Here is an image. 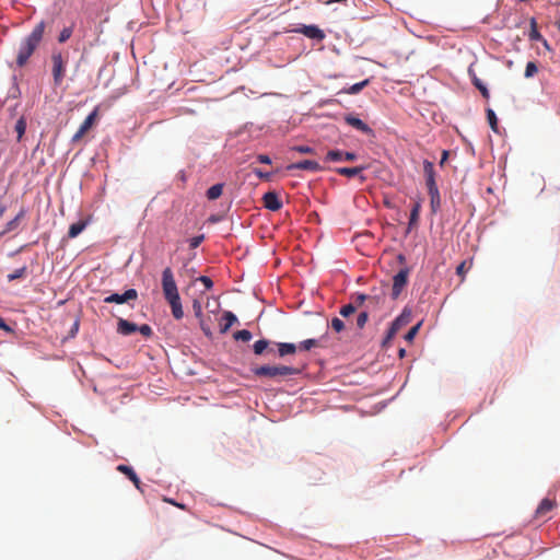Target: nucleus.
Instances as JSON below:
<instances>
[{"mask_svg":"<svg viewBox=\"0 0 560 560\" xmlns=\"http://www.w3.org/2000/svg\"><path fill=\"white\" fill-rule=\"evenodd\" d=\"M420 209H421L420 203L416 202L410 212L409 229H412L413 226H416L418 224Z\"/></svg>","mask_w":560,"mask_h":560,"instance_id":"26","label":"nucleus"},{"mask_svg":"<svg viewBox=\"0 0 560 560\" xmlns=\"http://www.w3.org/2000/svg\"><path fill=\"white\" fill-rule=\"evenodd\" d=\"M405 354H406V350L401 348V349L399 350V357H400V358H404V357H405Z\"/></svg>","mask_w":560,"mask_h":560,"instance_id":"57","label":"nucleus"},{"mask_svg":"<svg viewBox=\"0 0 560 560\" xmlns=\"http://www.w3.org/2000/svg\"><path fill=\"white\" fill-rule=\"evenodd\" d=\"M474 86L479 90V92L486 100L490 97L489 90L479 78H474Z\"/></svg>","mask_w":560,"mask_h":560,"instance_id":"30","label":"nucleus"},{"mask_svg":"<svg viewBox=\"0 0 560 560\" xmlns=\"http://www.w3.org/2000/svg\"><path fill=\"white\" fill-rule=\"evenodd\" d=\"M398 330L399 329L392 323V325L382 342V346L384 348L389 347L392 339L395 337V335L397 334Z\"/></svg>","mask_w":560,"mask_h":560,"instance_id":"29","label":"nucleus"},{"mask_svg":"<svg viewBox=\"0 0 560 560\" xmlns=\"http://www.w3.org/2000/svg\"><path fill=\"white\" fill-rule=\"evenodd\" d=\"M74 327H75V330H78L79 322H75V323H74Z\"/></svg>","mask_w":560,"mask_h":560,"instance_id":"60","label":"nucleus"},{"mask_svg":"<svg viewBox=\"0 0 560 560\" xmlns=\"http://www.w3.org/2000/svg\"><path fill=\"white\" fill-rule=\"evenodd\" d=\"M197 281H200L207 290H210L213 287L212 280L207 276H200L197 278Z\"/></svg>","mask_w":560,"mask_h":560,"instance_id":"46","label":"nucleus"},{"mask_svg":"<svg viewBox=\"0 0 560 560\" xmlns=\"http://www.w3.org/2000/svg\"><path fill=\"white\" fill-rule=\"evenodd\" d=\"M332 2H341V3H346L347 0H326L325 3L326 4H329V3H332Z\"/></svg>","mask_w":560,"mask_h":560,"instance_id":"55","label":"nucleus"},{"mask_svg":"<svg viewBox=\"0 0 560 560\" xmlns=\"http://www.w3.org/2000/svg\"><path fill=\"white\" fill-rule=\"evenodd\" d=\"M330 325L336 332H340L345 329V323L338 317H334Z\"/></svg>","mask_w":560,"mask_h":560,"instance_id":"40","label":"nucleus"},{"mask_svg":"<svg viewBox=\"0 0 560 560\" xmlns=\"http://www.w3.org/2000/svg\"><path fill=\"white\" fill-rule=\"evenodd\" d=\"M222 318L225 323L221 325L220 331L222 334H225L230 329V327L237 322V317L232 312L226 311L223 313Z\"/></svg>","mask_w":560,"mask_h":560,"instance_id":"19","label":"nucleus"},{"mask_svg":"<svg viewBox=\"0 0 560 560\" xmlns=\"http://www.w3.org/2000/svg\"><path fill=\"white\" fill-rule=\"evenodd\" d=\"M398 258H399L400 261L405 260V257L402 255H399Z\"/></svg>","mask_w":560,"mask_h":560,"instance_id":"59","label":"nucleus"},{"mask_svg":"<svg viewBox=\"0 0 560 560\" xmlns=\"http://www.w3.org/2000/svg\"><path fill=\"white\" fill-rule=\"evenodd\" d=\"M52 84L58 88L62 84L68 66V55L61 50H52L50 56Z\"/></svg>","mask_w":560,"mask_h":560,"instance_id":"4","label":"nucleus"},{"mask_svg":"<svg viewBox=\"0 0 560 560\" xmlns=\"http://www.w3.org/2000/svg\"><path fill=\"white\" fill-rule=\"evenodd\" d=\"M486 113H487V119H488V122H489L491 129L494 132H498V118L495 116V113L491 108H488L486 110Z\"/></svg>","mask_w":560,"mask_h":560,"instance_id":"31","label":"nucleus"},{"mask_svg":"<svg viewBox=\"0 0 560 560\" xmlns=\"http://www.w3.org/2000/svg\"><path fill=\"white\" fill-rule=\"evenodd\" d=\"M428 194L430 196V206L433 212H436L441 206V196L439 188L428 190Z\"/></svg>","mask_w":560,"mask_h":560,"instance_id":"20","label":"nucleus"},{"mask_svg":"<svg viewBox=\"0 0 560 560\" xmlns=\"http://www.w3.org/2000/svg\"><path fill=\"white\" fill-rule=\"evenodd\" d=\"M0 329L4 330V331H12V329L7 325V323L4 322V319L0 316Z\"/></svg>","mask_w":560,"mask_h":560,"instance_id":"51","label":"nucleus"},{"mask_svg":"<svg viewBox=\"0 0 560 560\" xmlns=\"http://www.w3.org/2000/svg\"><path fill=\"white\" fill-rule=\"evenodd\" d=\"M366 300H368V296L365 294H358L355 298V306L357 307L362 306Z\"/></svg>","mask_w":560,"mask_h":560,"instance_id":"47","label":"nucleus"},{"mask_svg":"<svg viewBox=\"0 0 560 560\" xmlns=\"http://www.w3.org/2000/svg\"><path fill=\"white\" fill-rule=\"evenodd\" d=\"M279 357L283 358L289 354H294L298 351V346L289 342H278Z\"/></svg>","mask_w":560,"mask_h":560,"instance_id":"18","label":"nucleus"},{"mask_svg":"<svg viewBox=\"0 0 560 560\" xmlns=\"http://www.w3.org/2000/svg\"><path fill=\"white\" fill-rule=\"evenodd\" d=\"M262 202L266 209L270 211H278L282 208V202L275 191H268L262 196Z\"/></svg>","mask_w":560,"mask_h":560,"instance_id":"10","label":"nucleus"},{"mask_svg":"<svg viewBox=\"0 0 560 560\" xmlns=\"http://www.w3.org/2000/svg\"><path fill=\"white\" fill-rule=\"evenodd\" d=\"M97 114H98V108H95L85 119L84 121L81 124V126L79 127L78 131L73 135L72 137V142L73 143H77L79 142L84 136L85 133L93 127V125L95 124V120H96V117H97Z\"/></svg>","mask_w":560,"mask_h":560,"instance_id":"6","label":"nucleus"},{"mask_svg":"<svg viewBox=\"0 0 560 560\" xmlns=\"http://www.w3.org/2000/svg\"><path fill=\"white\" fill-rule=\"evenodd\" d=\"M200 326H201V329H202V331L205 332L206 336H208V337L211 336V331H210L209 327H206L203 325L202 319L200 320Z\"/></svg>","mask_w":560,"mask_h":560,"instance_id":"53","label":"nucleus"},{"mask_svg":"<svg viewBox=\"0 0 560 560\" xmlns=\"http://www.w3.org/2000/svg\"><path fill=\"white\" fill-rule=\"evenodd\" d=\"M203 240H205V236L202 234L194 236L189 241L190 248H192V249L197 248L203 242Z\"/></svg>","mask_w":560,"mask_h":560,"instance_id":"44","label":"nucleus"},{"mask_svg":"<svg viewBox=\"0 0 560 560\" xmlns=\"http://www.w3.org/2000/svg\"><path fill=\"white\" fill-rule=\"evenodd\" d=\"M138 299V292L136 289H128L122 294L113 293L104 299V302L107 304L116 303L122 304L129 301H135Z\"/></svg>","mask_w":560,"mask_h":560,"instance_id":"7","label":"nucleus"},{"mask_svg":"<svg viewBox=\"0 0 560 560\" xmlns=\"http://www.w3.org/2000/svg\"><path fill=\"white\" fill-rule=\"evenodd\" d=\"M46 30V22H38L32 30V32L24 37L16 52L15 63L19 68H23L28 62L32 55L39 47Z\"/></svg>","mask_w":560,"mask_h":560,"instance_id":"1","label":"nucleus"},{"mask_svg":"<svg viewBox=\"0 0 560 560\" xmlns=\"http://www.w3.org/2000/svg\"><path fill=\"white\" fill-rule=\"evenodd\" d=\"M294 32L303 34L311 39L323 40L325 38V33L316 25H302L294 30Z\"/></svg>","mask_w":560,"mask_h":560,"instance_id":"9","label":"nucleus"},{"mask_svg":"<svg viewBox=\"0 0 560 560\" xmlns=\"http://www.w3.org/2000/svg\"><path fill=\"white\" fill-rule=\"evenodd\" d=\"M357 310V306L354 304H347V305H343L341 308H340V315L342 317H349L350 315H352Z\"/></svg>","mask_w":560,"mask_h":560,"instance_id":"38","label":"nucleus"},{"mask_svg":"<svg viewBox=\"0 0 560 560\" xmlns=\"http://www.w3.org/2000/svg\"><path fill=\"white\" fill-rule=\"evenodd\" d=\"M255 175L261 179H268L269 178V173H264L262 171L256 168L254 171Z\"/></svg>","mask_w":560,"mask_h":560,"instance_id":"50","label":"nucleus"},{"mask_svg":"<svg viewBox=\"0 0 560 560\" xmlns=\"http://www.w3.org/2000/svg\"><path fill=\"white\" fill-rule=\"evenodd\" d=\"M538 72V67L537 65L534 62V61H529L527 62L526 65V68H525V78H532L534 77L536 73Z\"/></svg>","mask_w":560,"mask_h":560,"instance_id":"36","label":"nucleus"},{"mask_svg":"<svg viewBox=\"0 0 560 560\" xmlns=\"http://www.w3.org/2000/svg\"><path fill=\"white\" fill-rule=\"evenodd\" d=\"M423 173L425 177V185L428 190L439 188L435 180L434 164L428 160L423 161Z\"/></svg>","mask_w":560,"mask_h":560,"instance_id":"8","label":"nucleus"},{"mask_svg":"<svg viewBox=\"0 0 560 560\" xmlns=\"http://www.w3.org/2000/svg\"><path fill=\"white\" fill-rule=\"evenodd\" d=\"M137 331H139L145 338H150L152 336V334H153L152 328L149 325H147V324L138 326V330Z\"/></svg>","mask_w":560,"mask_h":560,"instance_id":"42","label":"nucleus"},{"mask_svg":"<svg viewBox=\"0 0 560 560\" xmlns=\"http://www.w3.org/2000/svg\"><path fill=\"white\" fill-rule=\"evenodd\" d=\"M269 341L267 339H260V340H257L254 345H253V350H254V353L257 354V355H260L262 354L269 347Z\"/></svg>","mask_w":560,"mask_h":560,"instance_id":"28","label":"nucleus"},{"mask_svg":"<svg viewBox=\"0 0 560 560\" xmlns=\"http://www.w3.org/2000/svg\"><path fill=\"white\" fill-rule=\"evenodd\" d=\"M456 272L457 275L464 277L465 276V272H466V262L463 261L458 265V267L456 268Z\"/></svg>","mask_w":560,"mask_h":560,"instance_id":"48","label":"nucleus"},{"mask_svg":"<svg viewBox=\"0 0 560 560\" xmlns=\"http://www.w3.org/2000/svg\"><path fill=\"white\" fill-rule=\"evenodd\" d=\"M556 26L560 31V19L556 22Z\"/></svg>","mask_w":560,"mask_h":560,"instance_id":"58","label":"nucleus"},{"mask_svg":"<svg viewBox=\"0 0 560 560\" xmlns=\"http://www.w3.org/2000/svg\"><path fill=\"white\" fill-rule=\"evenodd\" d=\"M138 330V326L127 319L119 318L117 322V331L124 336H129Z\"/></svg>","mask_w":560,"mask_h":560,"instance_id":"16","label":"nucleus"},{"mask_svg":"<svg viewBox=\"0 0 560 560\" xmlns=\"http://www.w3.org/2000/svg\"><path fill=\"white\" fill-rule=\"evenodd\" d=\"M447 158H448V151L444 150V151L442 152V158H441V161H440V165H441V166H443V165H444V163L446 162Z\"/></svg>","mask_w":560,"mask_h":560,"instance_id":"52","label":"nucleus"},{"mask_svg":"<svg viewBox=\"0 0 560 560\" xmlns=\"http://www.w3.org/2000/svg\"><path fill=\"white\" fill-rule=\"evenodd\" d=\"M72 33H73L72 26L65 27L58 36V43H60V44L66 43L72 36Z\"/></svg>","mask_w":560,"mask_h":560,"instance_id":"34","label":"nucleus"},{"mask_svg":"<svg viewBox=\"0 0 560 560\" xmlns=\"http://www.w3.org/2000/svg\"><path fill=\"white\" fill-rule=\"evenodd\" d=\"M88 225L86 221H78L70 225L68 236L70 238L77 237Z\"/></svg>","mask_w":560,"mask_h":560,"instance_id":"22","label":"nucleus"},{"mask_svg":"<svg viewBox=\"0 0 560 560\" xmlns=\"http://www.w3.org/2000/svg\"><path fill=\"white\" fill-rule=\"evenodd\" d=\"M468 73H469V77L471 79V82L474 83V78H478L477 74L475 73L472 67L470 66L469 69H468Z\"/></svg>","mask_w":560,"mask_h":560,"instance_id":"54","label":"nucleus"},{"mask_svg":"<svg viewBox=\"0 0 560 560\" xmlns=\"http://www.w3.org/2000/svg\"><path fill=\"white\" fill-rule=\"evenodd\" d=\"M162 291L166 302L171 306L172 315L174 318L182 319L184 316V311L177 284L175 282L174 273L171 267H166L162 271Z\"/></svg>","mask_w":560,"mask_h":560,"instance_id":"2","label":"nucleus"},{"mask_svg":"<svg viewBox=\"0 0 560 560\" xmlns=\"http://www.w3.org/2000/svg\"><path fill=\"white\" fill-rule=\"evenodd\" d=\"M25 215V211L24 210H21L13 220L9 221L7 224H5V229L3 231V233H8V232H11V231H14L20 221L24 218Z\"/></svg>","mask_w":560,"mask_h":560,"instance_id":"25","label":"nucleus"},{"mask_svg":"<svg viewBox=\"0 0 560 560\" xmlns=\"http://www.w3.org/2000/svg\"><path fill=\"white\" fill-rule=\"evenodd\" d=\"M223 192V184H215L207 190V198L209 200L218 199Z\"/></svg>","mask_w":560,"mask_h":560,"instance_id":"24","label":"nucleus"},{"mask_svg":"<svg viewBox=\"0 0 560 560\" xmlns=\"http://www.w3.org/2000/svg\"><path fill=\"white\" fill-rule=\"evenodd\" d=\"M411 320V312L410 311H407V310H404L402 313L397 317L395 318V320L393 322V324L398 328H402L404 326L408 325Z\"/></svg>","mask_w":560,"mask_h":560,"instance_id":"21","label":"nucleus"},{"mask_svg":"<svg viewBox=\"0 0 560 560\" xmlns=\"http://www.w3.org/2000/svg\"><path fill=\"white\" fill-rule=\"evenodd\" d=\"M420 325H421V323H419V324L415 325L413 327H411V328L409 329V331L405 335V339H406L407 341L411 342V341L415 339V337H416V335L418 334V330H419V328H420Z\"/></svg>","mask_w":560,"mask_h":560,"instance_id":"41","label":"nucleus"},{"mask_svg":"<svg viewBox=\"0 0 560 560\" xmlns=\"http://www.w3.org/2000/svg\"><path fill=\"white\" fill-rule=\"evenodd\" d=\"M320 341H322V338L320 339H315V338L306 339V340L300 342V345L298 346V349L303 350V351H310L313 348L320 347L322 346Z\"/></svg>","mask_w":560,"mask_h":560,"instance_id":"23","label":"nucleus"},{"mask_svg":"<svg viewBox=\"0 0 560 560\" xmlns=\"http://www.w3.org/2000/svg\"><path fill=\"white\" fill-rule=\"evenodd\" d=\"M4 212H5V207L0 206V218L4 214Z\"/></svg>","mask_w":560,"mask_h":560,"instance_id":"56","label":"nucleus"},{"mask_svg":"<svg viewBox=\"0 0 560 560\" xmlns=\"http://www.w3.org/2000/svg\"><path fill=\"white\" fill-rule=\"evenodd\" d=\"M26 269H27L26 266L15 269L12 273L8 275V280L14 281L16 279L23 278L26 273Z\"/></svg>","mask_w":560,"mask_h":560,"instance_id":"35","label":"nucleus"},{"mask_svg":"<svg viewBox=\"0 0 560 560\" xmlns=\"http://www.w3.org/2000/svg\"><path fill=\"white\" fill-rule=\"evenodd\" d=\"M287 170L288 171L306 170V171H311V172H318L322 170V167L316 161L304 160V161L292 163V164L288 165Z\"/></svg>","mask_w":560,"mask_h":560,"instance_id":"13","label":"nucleus"},{"mask_svg":"<svg viewBox=\"0 0 560 560\" xmlns=\"http://www.w3.org/2000/svg\"><path fill=\"white\" fill-rule=\"evenodd\" d=\"M345 121L357 129L358 131L365 133V135H373V130L360 118L353 116V115H347L345 117Z\"/></svg>","mask_w":560,"mask_h":560,"instance_id":"11","label":"nucleus"},{"mask_svg":"<svg viewBox=\"0 0 560 560\" xmlns=\"http://www.w3.org/2000/svg\"><path fill=\"white\" fill-rule=\"evenodd\" d=\"M257 160L260 162V163H264V164H270L271 163V160L268 155L266 154H259L257 156Z\"/></svg>","mask_w":560,"mask_h":560,"instance_id":"49","label":"nucleus"},{"mask_svg":"<svg viewBox=\"0 0 560 560\" xmlns=\"http://www.w3.org/2000/svg\"><path fill=\"white\" fill-rule=\"evenodd\" d=\"M117 470L126 475L130 481L140 489V479L138 478L137 474L133 471V469L130 466L127 465H118Z\"/></svg>","mask_w":560,"mask_h":560,"instance_id":"17","label":"nucleus"},{"mask_svg":"<svg viewBox=\"0 0 560 560\" xmlns=\"http://www.w3.org/2000/svg\"><path fill=\"white\" fill-rule=\"evenodd\" d=\"M252 372L259 378L279 381L288 376L298 375L300 370L288 365H260L253 368Z\"/></svg>","mask_w":560,"mask_h":560,"instance_id":"3","label":"nucleus"},{"mask_svg":"<svg viewBox=\"0 0 560 560\" xmlns=\"http://www.w3.org/2000/svg\"><path fill=\"white\" fill-rule=\"evenodd\" d=\"M529 38L533 40H538L541 38V35L537 30V24H536L535 19H532V21H530Z\"/></svg>","mask_w":560,"mask_h":560,"instance_id":"37","label":"nucleus"},{"mask_svg":"<svg viewBox=\"0 0 560 560\" xmlns=\"http://www.w3.org/2000/svg\"><path fill=\"white\" fill-rule=\"evenodd\" d=\"M370 83V80L369 79H365L359 83H355L351 86H349L348 89L345 90V93L347 94H358L360 93L366 85H369Z\"/></svg>","mask_w":560,"mask_h":560,"instance_id":"27","label":"nucleus"},{"mask_svg":"<svg viewBox=\"0 0 560 560\" xmlns=\"http://www.w3.org/2000/svg\"><path fill=\"white\" fill-rule=\"evenodd\" d=\"M26 130V121L23 117H21L15 124V131L18 133V141H20L25 133Z\"/></svg>","mask_w":560,"mask_h":560,"instance_id":"33","label":"nucleus"},{"mask_svg":"<svg viewBox=\"0 0 560 560\" xmlns=\"http://www.w3.org/2000/svg\"><path fill=\"white\" fill-rule=\"evenodd\" d=\"M368 319H369V314L366 311L359 313V315L357 316V327L359 329H362L365 326Z\"/></svg>","mask_w":560,"mask_h":560,"instance_id":"39","label":"nucleus"},{"mask_svg":"<svg viewBox=\"0 0 560 560\" xmlns=\"http://www.w3.org/2000/svg\"><path fill=\"white\" fill-rule=\"evenodd\" d=\"M365 170V166H355V167H337L335 171L337 174L346 177H354L359 176L361 183L365 182V176L362 175V172Z\"/></svg>","mask_w":560,"mask_h":560,"instance_id":"14","label":"nucleus"},{"mask_svg":"<svg viewBox=\"0 0 560 560\" xmlns=\"http://www.w3.org/2000/svg\"><path fill=\"white\" fill-rule=\"evenodd\" d=\"M192 310H194L196 317L200 318V320H201L202 319V306L198 300H195L192 302Z\"/></svg>","mask_w":560,"mask_h":560,"instance_id":"45","label":"nucleus"},{"mask_svg":"<svg viewBox=\"0 0 560 560\" xmlns=\"http://www.w3.org/2000/svg\"><path fill=\"white\" fill-rule=\"evenodd\" d=\"M557 503L555 500H551L549 498H545L541 500L539 505L536 509V517L537 518H545L547 515L556 508Z\"/></svg>","mask_w":560,"mask_h":560,"instance_id":"12","label":"nucleus"},{"mask_svg":"<svg viewBox=\"0 0 560 560\" xmlns=\"http://www.w3.org/2000/svg\"><path fill=\"white\" fill-rule=\"evenodd\" d=\"M357 159L355 153L353 152H342L339 150H330L326 154V160L332 161V162H339V161H354Z\"/></svg>","mask_w":560,"mask_h":560,"instance_id":"15","label":"nucleus"},{"mask_svg":"<svg viewBox=\"0 0 560 560\" xmlns=\"http://www.w3.org/2000/svg\"><path fill=\"white\" fill-rule=\"evenodd\" d=\"M233 337L235 340L247 342L252 339V332L247 329H242L234 332Z\"/></svg>","mask_w":560,"mask_h":560,"instance_id":"32","label":"nucleus"},{"mask_svg":"<svg viewBox=\"0 0 560 560\" xmlns=\"http://www.w3.org/2000/svg\"><path fill=\"white\" fill-rule=\"evenodd\" d=\"M292 150L302 153V154H312L314 153V149L308 145H295L292 148Z\"/></svg>","mask_w":560,"mask_h":560,"instance_id":"43","label":"nucleus"},{"mask_svg":"<svg viewBox=\"0 0 560 560\" xmlns=\"http://www.w3.org/2000/svg\"><path fill=\"white\" fill-rule=\"evenodd\" d=\"M409 269L399 270L393 278L392 298L397 299L408 282Z\"/></svg>","mask_w":560,"mask_h":560,"instance_id":"5","label":"nucleus"}]
</instances>
